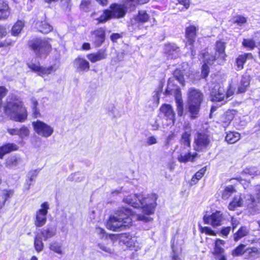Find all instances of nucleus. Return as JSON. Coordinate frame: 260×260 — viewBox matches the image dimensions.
I'll list each match as a JSON object with an SVG mask.
<instances>
[{"label": "nucleus", "instance_id": "1", "mask_svg": "<svg viewBox=\"0 0 260 260\" xmlns=\"http://www.w3.org/2000/svg\"><path fill=\"white\" fill-rule=\"evenodd\" d=\"M157 196L155 193H151L144 197L142 194H131L123 198V202L137 208L142 207L143 212L150 215L154 213L156 206V201Z\"/></svg>", "mask_w": 260, "mask_h": 260}, {"label": "nucleus", "instance_id": "2", "mask_svg": "<svg viewBox=\"0 0 260 260\" xmlns=\"http://www.w3.org/2000/svg\"><path fill=\"white\" fill-rule=\"evenodd\" d=\"M133 213L131 209L120 208L114 215L110 216L107 222V229L113 231H121L129 228L132 224L130 216Z\"/></svg>", "mask_w": 260, "mask_h": 260}, {"label": "nucleus", "instance_id": "3", "mask_svg": "<svg viewBox=\"0 0 260 260\" xmlns=\"http://www.w3.org/2000/svg\"><path fill=\"white\" fill-rule=\"evenodd\" d=\"M5 112L11 119L16 121L24 122L27 118V111L23 107V103L15 97L7 101Z\"/></svg>", "mask_w": 260, "mask_h": 260}, {"label": "nucleus", "instance_id": "4", "mask_svg": "<svg viewBox=\"0 0 260 260\" xmlns=\"http://www.w3.org/2000/svg\"><path fill=\"white\" fill-rule=\"evenodd\" d=\"M187 108L191 119H196L199 117L201 105L204 100V94L201 90L194 87L188 89L187 93Z\"/></svg>", "mask_w": 260, "mask_h": 260}, {"label": "nucleus", "instance_id": "5", "mask_svg": "<svg viewBox=\"0 0 260 260\" xmlns=\"http://www.w3.org/2000/svg\"><path fill=\"white\" fill-rule=\"evenodd\" d=\"M128 10L130 11V6L127 0H124L122 4L114 3L110 5V10H105L98 20L104 23L110 19L123 18Z\"/></svg>", "mask_w": 260, "mask_h": 260}, {"label": "nucleus", "instance_id": "6", "mask_svg": "<svg viewBox=\"0 0 260 260\" xmlns=\"http://www.w3.org/2000/svg\"><path fill=\"white\" fill-rule=\"evenodd\" d=\"M28 45L38 57H46L51 50V45L48 41L41 38L29 41Z\"/></svg>", "mask_w": 260, "mask_h": 260}, {"label": "nucleus", "instance_id": "7", "mask_svg": "<svg viewBox=\"0 0 260 260\" xmlns=\"http://www.w3.org/2000/svg\"><path fill=\"white\" fill-rule=\"evenodd\" d=\"M211 143V138L207 132L199 131L194 139V149L197 151H205Z\"/></svg>", "mask_w": 260, "mask_h": 260}, {"label": "nucleus", "instance_id": "8", "mask_svg": "<svg viewBox=\"0 0 260 260\" xmlns=\"http://www.w3.org/2000/svg\"><path fill=\"white\" fill-rule=\"evenodd\" d=\"M225 42L219 40L216 42L214 55H210L208 53H202L203 57L205 58V61L209 63H213V61L218 59H220L224 61L226 57L225 52Z\"/></svg>", "mask_w": 260, "mask_h": 260}, {"label": "nucleus", "instance_id": "9", "mask_svg": "<svg viewBox=\"0 0 260 260\" xmlns=\"http://www.w3.org/2000/svg\"><path fill=\"white\" fill-rule=\"evenodd\" d=\"M233 94V92L228 90L218 85H216L212 89L210 93L211 100L212 102H222L221 104H225L229 100V98Z\"/></svg>", "mask_w": 260, "mask_h": 260}, {"label": "nucleus", "instance_id": "10", "mask_svg": "<svg viewBox=\"0 0 260 260\" xmlns=\"http://www.w3.org/2000/svg\"><path fill=\"white\" fill-rule=\"evenodd\" d=\"M32 125L37 134L45 138L51 136L54 131L53 127L39 120L33 121Z\"/></svg>", "mask_w": 260, "mask_h": 260}, {"label": "nucleus", "instance_id": "11", "mask_svg": "<svg viewBox=\"0 0 260 260\" xmlns=\"http://www.w3.org/2000/svg\"><path fill=\"white\" fill-rule=\"evenodd\" d=\"M90 38L95 47H100L106 40V29L99 27L90 32Z\"/></svg>", "mask_w": 260, "mask_h": 260}, {"label": "nucleus", "instance_id": "12", "mask_svg": "<svg viewBox=\"0 0 260 260\" xmlns=\"http://www.w3.org/2000/svg\"><path fill=\"white\" fill-rule=\"evenodd\" d=\"M41 208L39 209L36 214L35 224L37 227L43 226L46 222V215L49 209V205L47 202H44L41 205Z\"/></svg>", "mask_w": 260, "mask_h": 260}, {"label": "nucleus", "instance_id": "13", "mask_svg": "<svg viewBox=\"0 0 260 260\" xmlns=\"http://www.w3.org/2000/svg\"><path fill=\"white\" fill-rule=\"evenodd\" d=\"M149 17L145 10L139 11L138 14L131 19L129 29H131V27H132V29L134 30L139 29L141 24L147 22Z\"/></svg>", "mask_w": 260, "mask_h": 260}, {"label": "nucleus", "instance_id": "14", "mask_svg": "<svg viewBox=\"0 0 260 260\" xmlns=\"http://www.w3.org/2000/svg\"><path fill=\"white\" fill-rule=\"evenodd\" d=\"M198 29L193 25L189 26L186 28L185 35L187 40L186 43V47L190 46L189 49L191 50V56L193 57L196 54V50L193 48V44L196 38V33Z\"/></svg>", "mask_w": 260, "mask_h": 260}, {"label": "nucleus", "instance_id": "15", "mask_svg": "<svg viewBox=\"0 0 260 260\" xmlns=\"http://www.w3.org/2000/svg\"><path fill=\"white\" fill-rule=\"evenodd\" d=\"M27 65L32 71L38 73L39 76L50 74L57 70L55 64L50 66L47 68L41 67L34 63H28Z\"/></svg>", "mask_w": 260, "mask_h": 260}, {"label": "nucleus", "instance_id": "16", "mask_svg": "<svg viewBox=\"0 0 260 260\" xmlns=\"http://www.w3.org/2000/svg\"><path fill=\"white\" fill-rule=\"evenodd\" d=\"M203 220L205 223L210 224L213 227H216L221 224L223 220L222 214L220 211H216L210 216L205 215Z\"/></svg>", "mask_w": 260, "mask_h": 260}, {"label": "nucleus", "instance_id": "17", "mask_svg": "<svg viewBox=\"0 0 260 260\" xmlns=\"http://www.w3.org/2000/svg\"><path fill=\"white\" fill-rule=\"evenodd\" d=\"M159 110L167 120H170L171 123L174 124L175 121V113L173 107L170 105H162L160 107Z\"/></svg>", "mask_w": 260, "mask_h": 260}, {"label": "nucleus", "instance_id": "18", "mask_svg": "<svg viewBox=\"0 0 260 260\" xmlns=\"http://www.w3.org/2000/svg\"><path fill=\"white\" fill-rule=\"evenodd\" d=\"M191 134V127L188 125L184 126V132L181 135V139H180V143L184 148L190 147Z\"/></svg>", "mask_w": 260, "mask_h": 260}, {"label": "nucleus", "instance_id": "19", "mask_svg": "<svg viewBox=\"0 0 260 260\" xmlns=\"http://www.w3.org/2000/svg\"><path fill=\"white\" fill-rule=\"evenodd\" d=\"M165 53L170 58H176L179 56L180 50L179 48L174 44H169L165 46Z\"/></svg>", "mask_w": 260, "mask_h": 260}, {"label": "nucleus", "instance_id": "20", "mask_svg": "<svg viewBox=\"0 0 260 260\" xmlns=\"http://www.w3.org/2000/svg\"><path fill=\"white\" fill-rule=\"evenodd\" d=\"M260 257V249L256 247H248L245 251V258L255 260Z\"/></svg>", "mask_w": 260, "mask_h": 260}, {"label": "nucleus", "instance_id": "21", "mask_svg": "<svg viewBox=\"0 0 260 260\" xmlns=\"http://www.w3.org/2000/svg\"><path fill=\"white\" fill-rule=\"evenodd\" d=\"M244 201L243 195L241 194H237L234 196L232 202H231L228 206V209L230 210L234 211L237 207L244 206Z\"/></svg>", "mask_w": 260, "mask_h": 260}, {"label": "nucleus", "instance_id": "22", "mask_svg": "<svg viewBox=\"0 0 260 260\" xmlns=\"http://www.w3.org/2000/svg\"><path fill=\"white\" fill-rule=\"evenodd\" d=\"M107 57L106 50L102 49L97 52L90 53L87 55V58L92 63L104 59Z\"/></svg>", "mask_w": 260, "mask_h": 260}, {"label": "nucleus", "instance_id": "23", "mask_svg": "<svg viewBox=\"0 0 260 260\" xmlns=\"http://www.w3.org/2000/svg\"><path fill=\"white\" fill-rule=\"evenodd\" d=\"M74 63L79 72H87L89 70V63L84 58L77 57L75 60Z\"/></svg>", "mask_w": 260, "mask_h": 260}, {"label": "nucleus", "instance_id": "24", "mask_svg": "<svg viewBox=\"0 0 260 260\" xmlns=\"http://www.w3.org/2000/svg\"><path fill=\"white\" fill-rule=\"evenodd\" d=\"M10 14V8L8 4L4 1L0 0V20L7 19Z\"/></svg>", "mask_w": 260, "mask_h": 260}, {"label": "nucleus", "instance_id": "25", "mask_svg": "<svg viewBox=\"0 0 260 260\" xmlns=\"http://www.w3.org/2000/svg\"><path fill=\"white\" fill-rule=\"evenodd\" d=\"M252 57L251 53H245L240 55L236 59V64L237 66L236 70L237 71L241 70L244 68V64L248 58H251Z\"/></svg>", "mask_w": 260, "mask_h": 260}, {"label": "nucleus", "instance_id": "26", "mask_svg": "<svg viewBox=\"0 0 260 260\" xmlns=\"http://www.w3.org/2000/svg\"><path fill=\"white\" fill-rule=\"evenodd\" d=\"M18 146L14 143H8L0 147V158H3L4 155L11 151L17 150Z\"/></svg>", "mask_w": 260, "mask_h": 260}, {"label": "nucleus", "instance_id": "27", "mask_svg": "<svg viewBox=\"0 0 260 260\" xmlns=\"http://www.w3.org/2000/svg\"><path fill=\"white\" fill-rule=\"evenodd\" d=\"M198 156V154L197 152L191 154L190 152H188L187 154H180L177 159L180 162L186 163L189 161H193Z\"/></svg>", "mask_w": 260, "mask_h": 260}, {"label": "nucleus", "instance_id": "28", "mask_svg": "<svg viewBox=\"0 0 260 260\" xmlns=\"http://www.w3.org/2000/svg\"><path fill=\"white\" fill-rule=\"evenodd\" d=\"M56 230L55 228L52 226H47L42 229L41 234L44 238L45 241L47 240L48 238H50L56 235Z\"/></svg>", "mask_w": 260, "mask_h": 260}, {"label": "nucleus", "instance_id": "29", "mask_svg": "<svg viewBox=\"0 0 260 260\" xmlns=\"http://www.w3.org/2000/svg\"><path fill=\"white\" fill-rule=\"evenodd\" d=\"M21 161V158L19 156L13 155L7 158L6 165L7 167L12 168L16 167Z\"/></svg>", "mask_w": 260, "mask_h": 260}, {"label": "nucleus", "instance_id": "30", "mask_svg": "<svg viewBox=\"0 0 260 260\" xmlns=\"http://www.w3.org/2000/svg\"><path fill=\"white\" fill-rule=\"evenodd\" d=\"M240 134L237 132H229L225 137V141L229 144H234L239 140Z\"/></svg>", "mask_w": 260, "mask_h": 260}, {"label": "nucleus", "instance_id": "31", "mask_svg": "<svg viewBox=\"0 0 260 260\" xmlns=\"http://www.w3.org/2000/svg\"><path fill=\"white\" fill-rule=\"evenodd\" d=\"M249 232L248 229L245 226H241L238 231L234 234V239L235 241H238L240 239L247 236Z\"/></svg>", "mask_w": 260, "mask_h": 260}, {"label": "nucleus", "instance_id": "32", "mask_svg": "<svg viewBox=\"0 0 260 260\" xmlns=\"http://www.w3.org/2000/svg\"><path fill=\"white\" fill-rule=\"evenodd\" d=\"M243 199L244 201V205L246 206L248 208H253L256 206L257 201L251 194L243 196Z\"/></svg>", "mask_w": 260, "mask_h": 260}, {"label": "nucleus", "instance_id": "33", "mask_svg": "<svg viewBox=\"0 0 260 260\" xmlns=\"http://www.w3.org/2000/svg\"><path fill=\"white\" fill-rule=\"evenodd\" d=\"M24 26V23L21 20L17 21L11 29V34L14 36H17L21 32Z\"/></svg>", "mask_w": 260, "mask_h": 260}, {"label": "nucleus", "instance_id": "34", "mask_svg": "<svg viewBox=\"0 0 260 260\" xmlns=\"http://www.w3.org/2000/svg\"><path fill=\"white\" fill-rule=\"evenodd\" d=\"M236 190L232 185H228L223 189L222 193V198L224 200L229 199Z\"/></svg>", "mask_w": 260, "mask_h": 260}, {"label": "nucleus", "instance_id": "35", "mask_svg": "<svg viewBox=\"0 0 260 260\" xmlns=\"http://www.w3.org/2000/svg\"><path fill=\"white\" fill-rule=\"evenodd\" d=\"M225 242L223 240L220 239H217L215 243V246L214 248V254H221L224 252V249L221 247V245H224Z\"/></svg>", "mask_w": 260, "mask_h": 260}, {"label": "nucleus", "instance_id": "36", "mask_svg": "<svg viewBox=\"0 0 260 260\" xmlns=\"http://www.w3.org/2000/svg\"><path fill=\"white\" fill-rule=\"evenodd\" d=\"M38 29L43 34H48L53 29V27L46 22H41L38 25Z\"/></svg>", "mask_w": 260, "mask_h": 260}, {"label": "nucleus", "instance_id": "37", "mask_svg": "<svg viewBox=\"0 0 260 260\" xmlns=\"http://www.w3.org/2000/svg\"><path fill=\"white\" fill-rule=\"evenodd\" d=\"M34 246L36 250L39 252L42 251L44 247V244L42 241L41 236L37 235L34 240Z\"/></svg>", "mask_w": 260, "mask_h": 260}, {"label": "nucleus", "instance_id": "38", "mask_svg": "<svg viewBox=\"0 0 260 260\" xmlns=\"http://www.w3.org/2000/svg\"><path fill=\"white\" fill-rule=\"evenodd\" d=\"M245 246L244 244H240L232 251V255L233 256H239L244 255V256H245Z\"/></svg>", "mask_w": 260, "mask_h": 260}, {"label": "nucleus", "instance_id": "39", "mask_svg": "<svg viewBox=\"0 0 260 260\" xmlns=\"http://www.w3.org/2000/svg\"><path fill=\"white\" fill-rule=\"evenodd\" d=\"M249 85V79L248 77L243 76L241 80V84L238 88V91L240 93L244 92L246 88Z\"/></svg>", "mask_w": 260, "mask_h": 260}, {"label": "nucleus", "instance_id": "40", "mask_svg": "<svg viewBox=\"0 0 260 260\" xmlns=\"http://www.w3.org/2000/svg\"><path fill=\"white\" fill-rule=\"evenodd\" d=\"M150 0H127L130 6V11H134L137 5H143L147 3Z\"/></svg>", "mask_w": 260, "mask_h": 260}, {"label": "nucleus", "instance_id": "41", "mask_svg": "<svg viewBox=\"0 0 260 260\" xmlns=\"http://www.w3.org/2000/svg\"><path fill=\"white\" fill-rule=\"evenodd\" d=\"M123 237L126 238L125 239H123V241L127 246L129 247L135 246L136 239L135 237H132L131 235H127L126 234H125Z\"/></svg>", "mask_w": 260, "mask_h": 260}, {"label": "nucleus", "instance_id": "42", "mask_svg": "<svg viewBox=\"0 0 260 260\" xmlns=\"http://www.w3.org/2000/svg\"><path fill=\"white\" fill-rule=\"evenodd\" d=\"M206 171V167H204L198 171L192 177L191 182L192 184H196L197 181L200 180L204 175Z\"/></svg>", "mask_w": 260, "mask_h": 260}, {"label": "nucleus", "instance_id": "43", "mask_svg": "<svg viewBox=\"0 0 260 260\" xmlns=\"http://www.w3.org/2000/svg\"><path fill=\"white\" fill-rule=\"evenodd\" d=\"M174 77L182 85H184L185 81L184 79V74L182 71L176 69L173 73Z\"/></svg>", "mask_w": 260, "mask_h": 260}, {"label": "nucleus", "instance_id": "44", "mask_svg": "<svg viewBox=\"0 0 260 260\" xmlns=\"http://www.w3.org/2000/svg\"><path fill=\"white\" fill-rule=\"evenodd\" d=\"M199 56L201 58L203 59V61L204 62V64L202 66V77L205 78L208 76L209 73V68L207 66V64H209V63L205 61V58L203 57L202 53H201ZM211 64V63H209V64Z\"/></svg>", "mask_w": 260, "mask_h": 260}, {"label": "nucleus", "instance_id": "45", "mask_svg": "<svg viewBox=\"0 0 260 260\" xmlns=\"http://www.w3.org/2000/svg\"><path fill=\"white\" fill-rule=\"evenodd\" d=\"M49 248L50 250L53 251L54 252L59 254H62V251L61 250V245L57 242H53L50 244Z\"/></svg>", "mask_w": 260, "mask_h": 260}, {"label": "nucleus", "instance_id": "46", "mask_svg": "<svg viewBox=\"0 0 260 260\" xmlns=\"http://www.w3.org/2000/svg\"><path fill=\"white\" fill-rule=\"evenodd\" d=\"M177 112L179 116H182L184 113L183 103L181 99H176Z\"/></svg>", "mask_w": 260, "mask_h": 260}, {"label": "nucleus", "instance_id": "47", "mask_svg": "<svg viewBox=\"0 0 260 260\" xmlns=\"http://www.w3.org/2000/svg\"><path fill=\"white\" fill-rule=\"evenodd\" d=\"M247 22V18L242 15H238L233 18V22L241 26Z\"/></svg>", "mask_w": 260, "mask_h": 260}, {"label": "nucleus", "instance_id": "48", "mask_svg": "<svg viewBox=\"0 0 260 260\" xmlns=\"http://www.w3.org/2000/svg\"><path fill=\"white\" fill-rule=\"evenodd\" d=\"M29 134V131L28 128L25 126H23L20 128H19V137L23 139L27 137Z\"/></svg>", "mask_w": 260, "mask_h": 260}, {"label": "nucleus", "instance_id": "49", "mask_svg": "<svg viewBox=\"0 0 260 260\" xmlns=\"http://www.w3.org/2000/svg\"><path fill=\"white\" fill-rule=\"evenodd\" d=\"M172 248L173 253V255L172 256V260H181L177 255L178 252V248L176 247L174 239L172 240Z\"/></svg>", "mask_w": 260, "mask_h": 260}, {"label": "nucleus", "instance_id": "50", "mask_svg": "<svg viewBox=\"0 0 260 260\" xmlns=\"http://www.w3.org/2000/svg\"><path fill=\"white\" fill-rule=\"evenodd\" d=\"M222 118H225L226 121H223L224 122L226 123V124H228L230 123V122L234 118V114L232 113L231 111L226 112L222 117Z\"/></svg>", "mask_w": 260, "mask_h": 260}, {"label": "nucleus", "instance_id": "51", "mask_svg": "<svg viewBox=\"0 0 260 260\" xmlns=\"http://www.w3.org/2000/svg\"><path fill=\"white\" fill-rule=\"evenodd\" d=\"M242 44L244 46L249 47L251 49H253L255 46V42L250 39H244Z\"/></svg>", "mask_w": 260, "mask_h": 260}, {"label": "nucleus", "instance_id": "52", "mask_svg": "<svg viewBox=\"0 0 260 260\" xmlns=\"http://www.w3.org/2000/svg\"><path fill=\"white\" fill-rule=\"evenodd\" d=\"M90 4V0H82L80 6V9L85 12H87L89 10V6Z\"/></svg>", "mask_w": 260, "mask_h": 260}, {"label": "nucleus", "instance_id": "53", "mask_svg": "<svg viewBox=\"0 0 260 260\" xmlns=\"http://www.w3.org/2000/svg\"><path fill=\"white\" fill-rule=\"evenodd\" d=\"M8 91L4 86H0V108L2 107V99L6 96Z\"/></svg>", "mask_w": 260, "mask_h": 260}, {"label": "nucleus", "instance_id": "54", "mask_svg": "<svg viewBox=\"0 0 260 260\" xmlns=\"http://www.w3.org/2000/svg\"><path fill=\"white\" fill-rule=\"evenodd\" d=\"M13 193L14 192L12 190H7L6 192L4 193V195L2 197L3 201L2 202V203H4V205L8 199L11 198L13 196Z\"/></svg>", "mask_w": 260, "mask_h": 260}, {"label": "nucleus", "instance_id": "55", "mask_svg": "<svg viewBox=\"0 0 260 260\" xmlns=\"http://www.w3.org/2000/svg\"><path fill=\"white\" fill-rule=\"evenodd\" d=\"M201 231L202 233H205L207 235L215 236V233L209 227H201Z\"/></svg>", "mask_w": 260, "mask_h": 260}, {"label": "nucleus", "instance_id": "56", "mask_svg": "<svg viewBox=\"0 0 260 260\" xmlns=\"http://www.w3.org/2000/svg\"><path fill=\"white\" fill-rule=\"evenodd\" d=\"M98 247L103 251L108 253H112L113 252V250L111 248L108 247L106 246H105L101 244H98Z\"/></svg>", "mask_w": 260, "mask_h": 260}, {"label": "nucleus", "instance_id": "57", "mask_svg": "<svg viewBox=\"0 0 260 260\" xmlns=\"http://www.w3.org/2000/svg\"><path fill=\"white\" fill-rule=\"evenodd\" d=\"M31 110L37 109L39 103L36 98L32 97L30 99Z\"/></svg>", "mask_w": 260, "mask_h": 260}, {"label": "nucleus", "instance_id": "58", "mask_svg": "<svg viewBox=\"0 0 260 260\" xmlns=\"http://www.w3.org/2000/svg\"><path fill=\"white\" fill-rule=\"evenodd\" d=\"M137 219L139 220L143 221L144 222H148L151 220V218L149 217L146 216L144 215H138L137 216Z\"/></svg>", "mask_w": 260, "mask_h": 260}, {"label": "nucleus", "instance_id": "59", "mask_svg": "<svg viewBox=\"0 0 260 260\" xmlns=\"http://www.w3.org/2000/svg\"><path fill=\"white\" fill-rule=\"evenodd\" d=\"M36 175H32L30 178L26 181V184L25 185V188L26 189L28 190L30 188V186L31 185V182H32L34 180V178L35 177Z\"/></svg>", "mask_w": 260, "mask_h": 260}, {"label": "nucleus", "instance_id": "60", "mask_svg": "<svg viewBox=\"0 0 260 260\" xmlns=\"http://www.w3.org/2000/svg\"><path fill=\"white\" fill-rule=\"evenodd\" d=\"M122 37V36L118 33H113L110 36V39L113 42H116L117 39Z\"/></svg>", "mask_w": 260, "mask_h": 260}, {"label": "nucleus", "instance_id": "61", "mask_svg": "<svg viewBox=\"0 0 260 260\" xmlns=\"http://www.w3.org/2000/svg\"><path fill=\"white\" fill-rule=\"evenodd\" d=\"M32 116L34 118H37L41 117V113L38 108L31 110Z\"/></svg>", "mask_w": 260, "mask_h": 260}, {"label": "nucleus", "instance_id": "62", "mask_svg": "<svg viewBox=\"0 0 260 260\" xmlns=\"http://www.w3.org/2000/svg\"><path fill=\"white\" fill-rule=\"evenodd\" d=\"M7 131L11 135L19 136V128H8Z\"/></svg>", "mask_w": 260, "mask_h": 260}, {"label": "nucleus", "instance_id": "63", "mask_svg": "<svg viewBox=\"0 0 260 260\" xmlns=\"http://www.w3.org/2000/svg\"><path fill=\"white\" fill-rule=\"evenodd\" d=\"M255 190L256 191V198L257 202L260 203V185H257L255 186Z\"/></svg>", "mask_w": 260, "mask_h": 260}, {"label": "nucleus", "instance_id": "64", "mask_svg": "<svg viewBox=\"0 0 260 260\" xmlns=\"http://www.w3.org/2000/svg\"><path fill=\"white\" fill-rule=\"evenodd\" d=\"M156 143H157V140L154 137L151 136L148 138L147 140V144L149 145H151Z\"/></svg>", "mask_w": 260, "mask_h": 260}]
</instances>
